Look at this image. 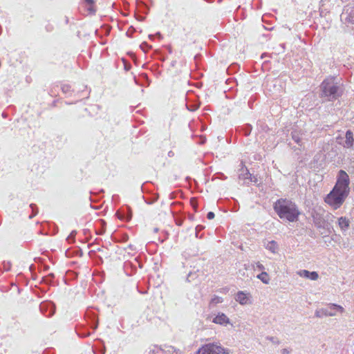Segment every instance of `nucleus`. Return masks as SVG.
I'll return each instance as SVG.
<instances>
[{"mask_svg":"<svg viewBox=\"0 0 354 354\" xmlns=\"http://www.w3.org/2000/svg\"><path fill=\"white\" fill-rule=\"evenodd\" d=\"M349 177L346 171L340 170L335 185L325 198V202L335 209L339 208L347 198L349 189Z\"/></svg>","mask_w":354,"mask_h":354,"instance_id":"nucleus-1","label":"nucleus"},{"mask_svg":"<svg viewBox=\"0 0 354 354\" xmlns=\"http://www.w3.org/2000/svg\"><path fill=\"white\" fill-rule=\"evenodd\" d=\"M274 210L281 219L289 222L297 221L300 212L295 203L286 198L277 200L273 205Z\"/></svg>","mask_w":354,"mask_h":354,"instance_id":"nucleus-2","label":"nucleus"},{"mask_svg":"<svg viewBox=\"0 0 354 354\" xmlns=\"http://www.w3.org/2000/svg\"><path fill=\"white\" fill-rule=\"evenodd\" d=\"M322 97H326L328 100H334L340 97L343 89L339 84L335 82V77H328L323 81L321 86Z\"/></svg>","mask_w":354,"mask_h":354,"instance_id":"nucleus-3","label":"nucleus"},{"mask_svg":"<svg viewBox=\"0 0 354 354\" xmlns=\"http://www.w3.org/2000/svg\"><path fill=\"white\" fill-rule=\"evenodd\" d=\"M197 354H228V352L221 345L207 344L200 348Z\"/></svg>","mask_w":354,"mask_h":354,"instance_id":"nucleus-4","label":"nucleus"},{"mask_svg":"<svg viewBox=\"0 0 354 354\" xmlns=\"http://www.w3.org/2000/svg\"><path fill=\"white\" fill-rule=\"evenodd\" d=\"M340 17L341 21L346 26L354 25V3L344 7Z\"/></svg>","mask_w":354,"mask_h":354,"instance_id":"nucleus-5","label":"nucleus"},{"mask_svg":"<svg viewBox=\"0 0 354 354\" xmlns=\"http://www.w3.org/2000/svg\"><path fill=\"white\" fill-rule=\"evenodd\" d=\"M324 310H325V317H334L338 313L342 314L344 312V308L342 306L331 303L327 304Z\"/></svg>","mask_w":354,"mask_h":354,"instance_id":"nucleus-6","label":"nucleus"},{"mask_svg":"<svg viewBox=\"0 0 354 354\" xmlns=\"http://www.w3.org/2000/svg\"><path fill=\"white\" fill-rule=\"evenodd\" d=\"M39 308L46 317H51L55 313V308L52 303H41Z\"/></svg>","mask_w":354,"mask_h":354,"instance_id":"nucleus-7","label":"nucleus"},{"mask_svg":"<svg viewBox=\"0 0 354 354\" xmlns=\"http://www.w3.org/2000/svg\"><path fill=\"white\" fill-rule=\"evenodd\" d=\"M235 300L238 301L241 305H245L250 304L249 294H246L243 291H239L236 296Z\"/></svg>","mask_w":354,"mask_h":354,"instance_id":"nucleus-8","label":"nucleus"},{"mask_svg":"<svg viewBox=\"0 0 354 354\" xmlns=\"http://www.w3.org/2000/svg\"><path fill=\"white\" fill-rule=\"evenodd\" d=\"M297 273L301 277L310 279L313 281H316L319 278V274L315 271L310 272L306 270H299Z\"/></svg>","mask_w":354,"mask_h":354,"instance_id":"nucleus-9","label":"nucleus"},{"mask_svg":"<svg viewBox=\"0 0 354 354\" xmlns=\"http://www.w3.org/2000/svg\"><path fill=\"white\" fill-rule=\"evenodd\" d=\"M214 323L220 325H227L230 324V319L223 313H218L212 321Z\"/></svg>","mask_w":354,"mask_h":354,"instance_id":"nucleus-10","label":"nucleus"},{"mask_svg":"<svg viewBox=\"0 0 354 354\" xmlns=\"http://www.w3.org/2000/svg\"><path fill=\"white\" fill-rule=\"evenodd\" d=\"M337 224L342 232H346L348 230L350 225V221L345 216H341L338 218Z\"/></svg>","mask_w":354,"mask_h":354,"instance_id":"nucleus-11","label":"nucleus"},{"mask_svg":"<svg viewBox=\"0 0 354 354\" xmlns=\"http://www.w3.org/2000/svg\"><path fill=\"white\" fill-rule=\"evenodd\" d=\"M249 178H251V174L247 168L242 167L241 169H239V178L241 180H243L244 184H249V181L248 180Z\"/></svg>","mask_w":354,"mask_h":354,"instance_id":"nucleus-12","label":"nucleus"},{"mask_svg":"<svg viewBox=\"0 0 354 354\" xmlns=\"http://www.w3.org/2000/svg\"><path fill=\"white\" fill-rule=\"evenodd\" d=\"M345 143L344 147L346 148H351L354 144L353 133L351 130H348L345 135Z\"/></svg>","mask_w":354,"mask_h":354,"instance_id":"nucleus-13","label":"nucleus"},{"mask_svg":"<svg viewBox=\"0 0 354 354\" xmlns=\"http://www.w3.org/2000/svg\"><path fill=\"white\" fill-rule=\"evenodd\" d=\"M264 245L268 250L270 251L273 254H276L278 251V244L274 241H268Z\"/></svg>","mask_w":354,"mask_h":354,"instance_id":"nucleus-14","label":"nucleus"},{"mask_svg":"<svg viewBox=\"0 0 354 354\" xmlns=\"http://www.w3.org/2000/svg\"><path fill=\"white\" fill-rule=\"evenodd\" d=\"M315 226L317 227V228L319 229V230H328V228H327V223H326V221L323 219H321V218H315Z\"/></svg>","mask_w":354,"mask_h":354,"instance_id":"nucleus-15","label":"nucleus"},{"mask_svg":"<svg viewBox=\"0 0 354 354\" xmlns=\"http://www.w3.org/2000/svg\"><path fill=\"white\" fill-rule=\"evenodd\" d=\"M291 136H292V140L297 143L298 144L299 146L301 147L302 146V142H301V134L299 132V131H293L292 133H291Z\"/></svg>","mask_w":354,"mask_h":354,"instance_id":"nucleus-16","label":"nucleus"},{"mask_svg":"<svg viewBox=\"0 0 354 354\" xmlns=\"http://www.w3.org/2000/svg\"><path fill=\"white\" fill-rule=\"evenodd\" d=\"M257 277L259 280H261L264 284H268L270 280L268 273L264 271L258 274Z\"/></svg>","mask_w":354,"mask_h":354,"instance_id":"nucleus-17","label":"nucleus"},{"mask_svg":"<svg viewBox=\"0 0 354 354\" xmlns=\"http://www.w3.org/2000/svg\"><path fill=\"white\" fill-rule=\"evenodd\" d=\"M223 301V299L221 297H218L217 295H214L212 298L211 299L210 305H216L218 304H221Z\"/></svg>","mask_w":354,"mask_h":354,"instance_id":"nucleus-18","label":"nucleus"},{"mask_svg":"<svg viewBox=\"0 0 354 354\" xmlns=\"http://www.w3.org/2000/svg\"><path fill=\"white\" fill-rule=\"evenodd\" d=\"M315 317H319V318L325 317V310H324V308L316 310V311L315 313Z\"/></svg>","mask_w":354,"mask_h":354,"instance_id":"nucleus-19","label":"nucleus"},{"mask_svg":"<svg viewBox=\"0 0 354 354\" xmlns=\"http://www.w3.org/2000/svg\"><path fill=\"white\" fill-rule=\"evenodd\" d=\"M86 1L88 4H90L89 8H88V10L90 12H95V9L93 8V3H94L93 0H84Z\"/></svg>","mask_w":354,"mask_h":354,"instance_id":"nucleus-20","label":"nucleus"},{"mask_svg":"<svg viewBox=\"0 0 354 354\" xmlns=\"http://www.w3.org/2000/svg\"><path fill=\"white\" fill-rule=\"evenodd\" d=\"M30 206L32 209L33 214H31L30 216H29V218H32L33 216H35L37 214V207L35 204H30Z\"/></svg>","mask_w":354,"mask_h":354,"instance_id":"nucleus-21","label":"nucleus"},{"mask_svg":"<svg viewBox=\"0 0 354 354\" xmlns=\"http://www.w3.org/2000/svg\"><path fill=\"white\" fill-rule=\"evenodd\" d=\"M75 234H76V232L75 231H72L71 233L68 236L67 240L68 241H73Z\"/></svg>","mask_w":354,"mask_h":354,"instance_id":"nucleus-22","label":"nucleus"},{"mask_svg":"<svg viewBox=\"0 0 354 354\" xmlns=\"http://www.w3.org/2000/svg\"><path fill=\"white\" fill-rule=\"evenodd\" d=\"M140 48L144 50V51H146L147 49H149V48H151V46H149L147 42H142L141 44H140Z\"/></svg>","mask_w":354,"mask_h":354,"instance_id":"nucleus-23","label":"nucleus"},{"mask_svg":"<svg viewBox=\"0 0 354 354\" xmlns=\"http://www.w3.org/2000/svg\"><path fill=\"white\" fill-rule=\"evenodd\" d=\"M256 268L257 269H259V270H265V267L263 266V264H261L260 262H257L256 263Z\"/></svg>","mask_w":354,"mask_h":354,"instance_id":"nucleus-24","label":"nucleus"},{"mask_svg":"<svg viewBox=\"0 0 354 354\" xmlns=\"http://www.w3.org/2000/svg\"><path fill=\"white\" fill-rule=\"evenodd\" d=\"M215 215L214 213L212 212H209L207 214V218L209 220L213 219L214 218Z\"/></svg>","mask_w":354,"mask_h":354,"instance_id":"nucleus-25","label":"nucleus"},{"mask_svg":"<svg viewBox=\"0 0 354 354\" xmlns=\"http://www.w3.org/2000/svg\"><path fill=\"white\" fill-rule=\"evenodd\" d=\"M267 339L270 340V342H273V343H276V344H278L279 342L277 340V339L274 337H266Z\"/></svg>","mask_w":354,"mask_h":354,"instance_id":"nucleus-26","label":"nucleus"},{"mask_svg":"<svg viewBox=\"0 0 354 354\" xmlns=\"http://www.w3.org/2000/svg\"><path fill=\"white\" fill-rule=\"evenodd\" d=\"M248 181H249V183L250 182H254V183H257V178L255 177V176H252L251 175V178H249V179L248 180Z\"/></svg>","mask_w":354,"mask_h":354,"instance_id":"nucleus-27","label":"nucleus"},{"mask_svg":"<svg viewBox=\"0 0 354 354\" xmlns=\"http://www.w3.org/2000/svg\"><path fill=\"white\" fill-rule=\"evenodd\" d=\"M187 108L189 110V111H194L195 110H196L198 109V106L196 105H194V106H192V107L190 108L189 106L187 105Z\"/></svg>","mask_w":354,"mask_h":354,"instance_id":"nucleus-28","label":"nucleus"},{"mask_svg":"<svg viewBox=\"0 0 354 354\" xmlns=\"http://www.w3.org/2000/svg\"><path fill=\"white\" fill-rule=\"evenodd\" d=\"M191 203H192L193 207L194 208V209H196L197 205H196V200L192 198L191 201Z\"/></svg>","mask_w":354,"mask_h":354,"instance_id":"nucleus-29","label":"nucleus"},{"mask_svg":"<svg viewBox=\"0 0 354 354\" xmlns=\"http://www.w3.org/2000/svg\"><path fill=\"white\" fill-rule=\"evenodd\" d=\"M176 224L180 226L183 224V220L180 218H176Z\"/></svg>","mask_w":354,"mask_h":354,"instance_id":"nucleus-30","label":"nucleus"},{"mask_svg":"<svg viewBox=\"0 0 354 354\" xmlns=\"http://www.w3.org/2000/svg\"><path fill=\"white\" fill-rule=\"evenodd\" d=\"M248 129H249L245 130V136H248V135H249V134L250 133V131H251L250 126H249V127H248Z\"/></svg>","mask_w":354,"mask_h":354,"instance_id":"nucleus-31","label":"nucleus"},{"mask_svg":"<svg viewBox=\"0 0 354 354\" xmlns=\"http://www.w3.org/2000/svg\"><path fill=\"white\" fill-rule=\"evenodd\" d=\"M202 229H203V226H201V225H198V226L196 227V231L201 230Z\"/></svg>","mask_w":354,"mask_h":354,"instance_id":"nucleus-32","label":"nucleus"},{"mask_svg":"<svg viewBox=\"0 0 354 354\" xmlns=\"http://www.w3.org/2000/svg\"><path fill=\"white\" fill-rule=\"evenodd\" d=\"M131 218V213L130 212L129 214L127 216V220H129Z\"/></svg>","mask_w":354,"mask_h":354,"instance_id":"nucleus-33","label":"nucleus"},{"mask_svg":"<svg viewBox=\"0 0 354 354\" xmlns=\"http://www.w3.org/2000/svg\"><path fill=\"white\" fill-rule=\"evenodd\" d=\"M104 232V230L100 231V232H97L98 234H102Z\"/></svg>","mask_w":354,"mask_h":354,"instance_id":"nucleus-34","label":"nucleus"},{"mask_svg":"<svg viewBox=\"0 0 354 354\" xmlns=\"http://www.w3.org/2000/svg\"><path fill=\"white\" fill-rule=\"evenodd\" d=\"M153 37H154V35H149V37L150 39L153 38Z\"/></svg>","mask_w":354,"mask_h":354,"instance_id":"nucleus-35","label":"nucleus"},{"mask_svg":"<svg viewBox=\"0 0 354 354\" xmlns=\"http://www.w3.org/2000/svg\"><path fill=\"white\" fill-rule=\"evenodd\" d=\"M156 35H158V37H161V35H160V32H158V33L156 34Z\"/></svg>","mask_w":354,"mask_h":354,"instance_id":"nucleus-36","label":"nucleus"},{"mask_svg":"<svg viewBox=\"0 0 354 354\" xmlns=\"http://www.w3.org/2000/svg\"><path fill=\"white\" fill-rule=\"evenodd\" d=\"M172 155H173V153H172L171 151H169V156H171Z\"/></svg>","mask_w":354,"mask_h":354,"instance_id":"nucleus-37","label":"nucleus"},{"mask_svg":"<svg viewBox=\"0 0 354 354\" xmlns=\"http://www.w3.org/2000/svg\"><path fill=\"white\" fill-rule=\"evenodd\" d=\"M288 353V352L286 351V349H283V354H285V353Z\"/></svg>","mask_w":354,"mask_h":354,"instance_id":"nucleus-38","label":"nucleus"},{"mask_svg":"<svg viewBox=\"0 0 354 354\" xmlns=\"http://www.w3.org/2000/svg\"><path fill=\"white\" fill-rule=\"evenodd\" d=\"M118 217H119L120 219H123L124 218L123 216H119Z\"/></svg>","mask_w":354,"mask_h":354,"instance_id":"nucleus-39","label":"nucleus"},{"mask_svg":"<svg viewBox=\"0 0 354 354\" xmlns=\"http://www.w3.org/2000/svg\"><path fill=\"white\" fill-rule=\"evenodd\" d=\"M319 232H320L321 234H324L325 233L324 232H322L321 230Z\"/></svg>","mask_w":354,"mask_h":354,"instance_id":"nucleus-40","label":"nucleus"}]
</instances>
